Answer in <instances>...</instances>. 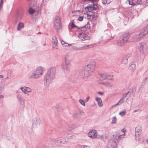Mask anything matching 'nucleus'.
<instances>
[{
	"label": "nucleus",
	"mask_w": 148,
	"mask_h": 148,
	"mask_svg": "<svg viewBox=\"0 0 148 148\" xmlns=\"http://www.w3.org/2000/svg\"><path fill=\"white\" fill-rule=\"evenodd\" d=\"M3 4V0H1L0 3V10H1Z\"/></svg>",
	"instance_id": "nucleus-40"
},
{
	"label": "nucleus",
	"mask_w": 148,
	"mask_h": 148,
	"mask_svg": "<svg viewBox=\"0 0 148 148\" xmlns=\"http://www.w3.org/2000/svg\"><path fill=\"white\" fill-rule=\"evenodd\" d=\"M71 45V44H68L67 43L65 42L64 44L63 47H66L68 46H70Z\"/></svg>",
	"instance_id": "nucleus-43"
},
{
	"label": "nucleus",
	"mask_w": 148,
	"mask_h": 148,
	"mask_svg": "<svg viewBox=\"0 0 148 148\" xmlns=\"http://www.w3.org/2000/svg\"><path fill=\"white\" fill-rule=\"evenodd\" d=\"M107 79H109L110 80H113V76L108 75V77H107Z\"/></svg>",
	"instance_id": "nucleus-39"
},
{
	"label": "nucleus",
	"mask_w": 148,
	"mask_h": 148,
	"mask_svg": "<svg viewBox=\"0 0 148 148\" xmlns=\"http://www.w3.org/2000/svg\"><path fill=\"white\" fill-rule=\"evenodd\" d=\"M28 2V4L31 3H34V1H35L34 0H26Z\"/></svg>",
	"instance_id": "nucleus-44"
},
{
	"label": "nucleus",
	"mask_w": 148,
	"mask_h": 148,
	"mask_svg": "<svg viewBox=\"0 0 148 148\" xmlns=\"http://www.w3.org/2000/svg\"><path fill=\"white\" fill-rule=\"evenodd\" d=\"M43 73V69L42 67L41 66L38 67L35 71L32 73L31 74L29 77L30 79H37L42 76Z\"/></svg>",
	"instance_id": "nucleus-5"
},
{
	"label": "nucleus",
	"mask_w": 148,
	"mask_h": 148,
	"mask_svg": "<svg viewBox=\"0 0 148 148\" xmlns=\"http://www.w3.org/2000/svg\"><path fill=\"white\" fill-rule=\"evenodd\" d=\"M20 89L23 93L25 94H27L31 92L32 89L30 87L26 86H23L20 88Z\"/></svg>",
	"instance_id": "nucleus-12"
},
{
	"label": "nucleus",
	"mask_w": 148,
	"mask_h": 148,
	"mask_svg": "<svg viewBox=\"0 0 148 148\" xmlns=\"http://www.w3.org/2000/svg\"><path fill=\"white\" fill-rule=\"evenodd\" d=\"M84 17L83 16H79L78 17V20L80 21H82Z\"/></svg>",
	"instance_id": "nucleus-41"
},
{
	"label": "nucleus",
	"mask_w": 148,
	"mask_h": 148,
	"mask_svg": "<svg viewBox=\"0 0 148 148\" xmlns=\"http://www.w3.org/2000/svg\"><path fill=\"white\" fill-rule=\"evenodd\" d=\"M69 28H71V29L72 28H79L77 26H76L75 25H74L73 22L71 23H70V24L69 25Z\"/></svg>",
	"instance_id": "nucleus-27"
},
{
	"label": "nucleus",
	"mask_w": 148,
	"mask_h": 148,
	"mask_svg": "<svg viewBox=\"0 0 148 148\" xmlns=\"http://www.w3.org/2000/svg\"><path fill=\"white\" fill-rule=\"evenodd\" d=\"M148 33V30L145 29L140 32L138 34L134 36L135 38L137 40H140L143 37L145 36Z\"/></svg>",
	"instance_id": "nucleus-9"
},
{
	"label": "nucleus",
	"mask_w": 148,
	"mask_h": 148,
	"mask_svg": "<svg viewBox=\"0 0 148 148\" xmlns=\"http://www.w3.org/2000/svg\"><path fill=\"white\" fill-rule=\"evenodd\" d=\"M129 4L132 6H134L136 4H142L144 3V0H128Z\"/></svg>",
	"instance_id": "nucleus-10"
},
{
	"label": "nucleus",
	"mask_w": 148,
	"mask_h": 148,
	"mask_svg": "<svg viewBox=\"0 0 148 148\" xmlns=\"http://www.w3.org/2000/svg\"><path fill=\"white\" fill-rule=\"evenodd\" d=\"M142 130V127L140 125L137 126L135 128V134H140Z\"/></svg>",
	"instance_id": "nucleus-18"
},
{
	"label": "nucleus",
	"mask_w": 148,
	"mask_h": 148,
	"mask_svg": "<svg viewBox=\"0 0 148 148\" xmlns=\"http://www.w3.org/2000/svg\"><path fill=\"white\" fill-rule=\"evenodd\" d=\"M93 45H85L82 47H81V48H82L81 50H83L84 49H87L91 47H93Z\"/></svg>",
	"instance_id": "nucleus-22"
},
{
	"label": "nucleus",
	"mask_w": 148,
	"mask_h": 148,
	"mask_svg": "<svg viewBox=\"0 0 148 148\" xmlns=\"http://www.w3.org/2000/svg\"><path fill=\"white\" fill-rule=\"evenodd\" d=\"M124 101V99L121 98L119 102L117 103L119 105L121 104Z\"/></svg>",
	"instance_id": "nucleus-37"
},
{
	"label": "nucleus",
	"mask_w": 148,
	"mask_h": 148,
	"mask_svg": "<svg viewBox=\"0 0 148 148\" xmlns=\"http://www.w3.org/2000/svg\"><path fill=\"white\" fill-rule=\"evenodd\" d=\"M95 63L94 62L91 61L82 70V75L86 77H87L93 73L95 68Z\"/></svg>",
	"instance_id": "nucleus-3"
},
{
	"label": "nucleus",
	"mask_w": 148,
	"mask_h": 148,
	"mask_svg": "<svg viewBox=\"0 0 148 148\" xmlns=\"http://www.w3.org/2000/svg\"><path fill=\"white\" fill-rule=\"evenodd\" d=\"M79 101L80 104L83 106H84L85 105V103L83 100L80 99L79 100Z\"/></svg>",
	"instance_id": "nucleus-35"
},
{
	"label": "nucleus",
	"mask_w": 148,
	"mask_h": 148,
	"mask_svg": "<svg viewBox=\"0 0 148 148\" xmlns=\"http://www.w3.org/2000/svg\"><path fill=\"white\" fill-rule=\"evenodd\" d=\"M61 42L63 46H64V44L66 42L63 41V40H61Z\"/></svg>",
	"instance_id": "nucleus-47"
},
{
	"label": "nucleus",
	"mask_w": 148,
	"mask_h": 148,
	"mask_svg": "<svg viewBox=\"0 0 148 148\" xmlns=\"http://www.w3.org/2000/svg\"><path fill=\"white\" fill-rule=\"evenodd\" d=\"M102 84L108 87L111 88L113 86L112 84L108 82H103Z\"/></svg>",
	"instance_id": "nucleus-23"
},
{
	"label": "nucleus",
	"mask_w": 148,
	"mask_h": 148,
	"mask_svg": "<svg viewBox=\"0 0 148 148\" xmlns=\"http://www.w3.org/2000/svg\"><path fill=\"white\" fill-rule=\"evenodd\" d=\"M95 0H85L84 2L87 4H89L88 6L86 7L88 10V12L85 13L84 14V16L88 19H91L95 18L96 16L95 12L94 11L97 8V5L95 3Z\"/></svg>",
	"instance_id": "nucleus-1"
},
{
	"label": "nucleus",
	"mask_w": 148,
	"mask_h": 148,
	"mask_svg": "<svg viewBox=\"0 0 148 148\" xmlns=\"http://www.w3.org/2000/svg\"><path fill=\"white\" fill-rule=\"evenodd\" d=\"M40 124V119L38 118H35L33 120L32 123V127L33 128H36L39 127Z\"/></svg>",
	"instance_id": "nucleus-11"
},
{
	"label": "nucleus",
	"mask_w": 148,
	"mask_h": 148,
	"mask_svg": "<svg viewBox=\"0 0 148 148\" xmlns=\"http://www.w3.org/2000/svg\"><path fill=\"white\" fill-rule=\"evenodd\" d=\"M129 38V35L128 33H125L119 39L117 42V45L119 46H122L127 41Z\"/></svg>",
	"instance_id": "nucleus-7"
},
{
	"label": "nucleus",
	"mask_w": 148,
	"mask_h": 148,
	"mask_svg": "<svg viewBox=\"0 0 148 148\" xmlns=\"http://www.w3.org/2000/svg\"><path fill=\"white\" fill-rule=\"evenodd\" d=\"M30 5L29 12L30 14L34 13L37 17L40 16L41 12V5L40 4H38L36 1H34V3L28 4Z\"/></svg>",
	"instance_id": "nucleus-4"
},
{
	"label": "nucleus",
	"mask_w": 148,
	"mask_h": 148,
	"mask_svg": "<svg viewBox=\"0 0 148 148\" xmlns=\"http://www.w3.org/2000/svg\"><path fill=\"white\" fill-rule=\"evenodd\" d=\"M131 94L129 92V95H128L127 96V100L128 98H129V97L130 96Z\"/></svg>",
	"instance_id": "nucleus-53"
},
{
	"label": "nucleus",
	"mask_w": 148,
	"mask_h": 148,
	"mask_svg": "<svg viewBox=\"0 0 148 148\" xmlns=\"http://www.w3.org/2000/svg\"><path fill=\"white\" fill-rule=\"evenodd\" d=\"M81 148H90V147L88 145H82L81 146Z\"/></svg>",
	"instance_id": "nucleus-42"
},
{
	"label": "nucleus",
	"mask_w": 148,
	"mask_h": 148,
	"mask_svg": "<svg viewBox=\"0 0 148 148\" xmlns=\"http://www.w3.org/2000/svg\"><path fill=\"white\" fill-rule=\"evenodd\" d=\"M126 113V111L125 110H123L120 112L119 114L121 116H123L125 115Z\"/></svg>",
	"instance_id": "nucleus-32"
},
{
	"label": "nucleus",
	"mask_w": 148,
	"mask_h": 148,
	"mask_svg": "<svg viewBox=\"0 0 148 148\" xmlns=\"http://www.w3.org/2000/svg\"><path fill=\"white\" fill-rule=\"evenodd\" d=\"M73 48L74 50L76 51H79L82 49V48H81V47H78L76 46H73Z\"/></svg>",
	"instance_id": "nucleus-33"
},
{
	"label": "nucleus",
	"mask_w": 148,
	"mask_h": 148,
	"mask_svg": "<svg viewBox=\"0 0 148 148\" xmlns=\"http://www.w3.org/2000/svg\"><path fill=\"white\" fill-rule=\"evenodd\" d=\"M121 131L123 132H126V130L125 129H123L121 130Z\"/></svg>",
	"instance_id": "nucleus-52"
},
{
	"label": "nucleus",
	"mask_w": 148,
	"mask_h": 148,
	"mask_svg": "<svg viewBox=\"0 0 148 148\" xmlns=\"http://www.w3.org/2000/svg\"><path fill=\"white\" fill-rule=\"evenodd\" d=\"M4 97L3 95H0V99H3Z\"/></svg>",
	"instance_id": "nucleus-50"
},
{
	"label": "nucleus",
	"mask_w": 148,
	"mask_h": 148,
	"mask_svg": "<svg viewBox=\"0 0 148 148\" xmlns=\"http://www.w3.org/2000/svg\"><path fill=\"white\" fill-rule=\"evenodd\" d=\"M97 93L101 95H102L103 94V92H98Z\"/></svg>",
	"instance_id": "nucleus-48"
},
{
	"label": "nucleus",
	"mask_w": 148,
	"mask_h": 148,
	"mask_svg": "<svg viewBox=\"0 0 148 148\" xmlns=\"http://www.w3.org/2000/svg\"><path fill=\"white\" fill-rule=\"evenodd\" d=\"M121 135H122V136H125V134L124 133L123 134Z\"/></svg>",
	"instance_id": "nucleus-57"
},
{
	"label": "nucleus",
	"mask_w": 148,
	"mask_h": 148,
	"mask_svg": "<svg viewBox=\"0 0 148 148\" xmlns=\"http://www.w3.org/2000/svg\"><path fill=\"white\" fill-rule=\"evenodd\" d=\"M89 25L88 24V22L87 23L86 25L81 28V30L85 31L89 29Z\"/></svg>",
	"instance_id": "nucleus-26"
},
{
	"label": "nucleus",
	"mask_w": 148,
	"mask_h": 148,
	"mask_svg": "<svg viewBox=\"0 0 148 148\" xmlns=\"http://www.w3.org/2000/svg\"><path fill=\"white\" fill-rule=\"evenodd\" d=\"M112 0H102V3L104 4H108L110 3Z\"/></svg>",
	"instance_id": "nucleus-30"
},
{
	"label": "nucleus",
	"mask_w": 148,
	"mask_h": 148,
	"mask_svg": "<svg viewBox=\"0 0 148 148\" xmlns=\"http://www.w3.org/2000/svg\"><path fill=\"white\" fill-rule=\"evenodd\" d=\"M54 26L55 29L57 32L60 31L62 29V26L59 16H57L55 17L54 21Z\"/></svg>",
	"instance_id": "nucleus-6"
},
{
	"label": "nucleus",
	"mask_w": 148,
	"mask_h": 148,
	"mask_svg": "<svg viewBox=\"0 0 148 148\" xmlns=\"http://www.w3.org/2000/svg\"><path fill=\"white\" fill-rule=\"evenodd\" d=\"M98 136L99 137L98 138H100L102 140L103 139V136L102 135H98Z\"/></svg>",
	"instance_id": "nucleus-45"
},
{
	"label": "nucleus",
	"mask_w": 148,
	"mask_h": 148,
	"mask_svg": "<svg viewBox=\"0 0 148 148\" xmlns=\"http://www.w3.org/2000/svg\"><path fill=\"white\" fill-rule=\"evenodd\" d=\"M56 71L54 67H51L48 69L44 79V83L46 86H48L55 78Z\"/></svg>",
	"instance_id": "nucleus-2"
},
{
	"label": "nucleus",
	"mask_w": 148,
	"mask_h": 148,
	"mask_svg": "<svg viewBox=\"0 0 148 148\" xmlns=\"http://www.w3.org/2000/svg\"><path fill=\"white\" fill-rule=\"evenodd\" d=\"M147 142L148 144V140H147Z\"/></svg>",
	"instance_id": "nucleus-59"
},
{
	"label": "nucleus",
	"mask_w": 148,
	"mask_h": 148,
	"mask_svg": "<svg viewBox=\"0 0 148 148\" xmlns=\"http://www.w3.org/2000/svg\"><path fill=\"white\" fill-rule=\"evenodd\" d=\"M88 136L91 138H96L97 135V132L95 130H90L88 133Z\"/></svg>",
	"instance_id": "nucleus-14"
},
{
	"label": "nucleus",
	"mask_w": 148,
	"mask_h": 148,
	"mask_svg": "<svg viewBox=\"0 0 148 148\" xmlns=\"http://www.w3.org/2000/svg\"><path fill=\"white\" fill-rule=\"evenodd\" d=\"M78 37L82 41L89 40L90 39V38L88 37L86 34L83 33L79 34Z\"/></svg>",
	"instance_id": "nucleus-16"
},
{
	"label": "nucleus",
	"mask_w": 148,
	"mask_h": 148,
	"mask_svg": "<svg viewBox=\"0 0 148 148\" xmlns=\"http://www.w3.org/2000/svg\"><path fill=\"white\" fill-rule=\"evenodd\" d=\"M4 89V87L3 86H0V94H1Z\"/></svg>",
	"instance_id": "nucleus-36"
},
{
	"label": "nucleus",
	"mask_w": 148,
	"mask_h": 148,
	"mask_svg": "<svg viewBox=\"0 0 148 148\" xmlns=\"http://www.w3.org/2000/svg\"><path fill=\"white\" fill-rule=\"evenodd\" d=\"M138 48L140 52L144 53L146 52V47L145 43H140L138 46Z\"/></svg>",
	"instance_id": "nucleus-13"
},
{
	"label": "nucleus",
	"mask_w": 148,
	"mask_h": 148,
	"mask_svg": "<svg viewBox=\"0 0 148 148\" xmlns=\"http://www.w3.org/2000/svg\"><path fill=\"white\" fill-rule=\"evenodd\" d=\"M3 77L4 76L3 75H0V78H3Z\"/></svg>",
	"instance_id": "nucleus-54"
},
{
	"label": "nucleus",
	"mask_w": 148,
	"mask_h": 148,
	"mask_svg": "<svg viewBox=\"0 0 148 148\" xmlns=\"http://www.w3.org/2000/svg\"><path fill=\"white\" fill-rule=\"evenodd\" d=\"M95 100L97 102L98 106L100 107H102L103 106L102 101L101 98L99 97H96Z\"/></svg>",
	"instance_id": "nucleus-19"
},
{
	"label": "nucleus",
	"mask_w": 148,
	"mask_h": 148,
	"mask_svg": "<svg viewBox=\"0 0 148 148\" xmlns=\"http://www.w3.org/2000/svg\"><path fill=\"white\" fill-rule=\"evenodd\" d=\"M128 95H129V92H127L125 93L124 94H123L122 96V98H123V99H124L126 97H127V96H128Z\"/></svg>",
	"instance_id": "nucleus-38"
},
{
	"label": "nucleus",
	"mask_w": 148,
	"mask_h": 148,
	"mask_svg": "<svg viewBox=\"0 0 148 148\" xmlns=\"http://www.w3.org/2000/svg\"><path fill=\"white\" fill-rule=\"evenodd\" d=\"M8 77H7V78H8Z\"/></svg>",
	"instance_id": "nucleus-60"
},
{
	"label": "nucleus",
	"mask_w": 148,
	"mask_h": 148,
	"mask_svg": "<svg viewBox=\"0 0 148 148\" xmlns=\"http://www.w3.org/2000/svg\"><path fill=\"white\" fill-rule=\"evenodd\" d=\"M140 134H135V139L136 140L139 141L140 139Z\"/></svg>",
	"instance_id": "nucleus-31"
},
{
	"label": "nucleus",
	"mask_w": 148,
	"mask_h": 148,
	"mask_svg": "<svg viewBox=\"0 0 148 148\" xmlns=\"http://www.w3.org/2000/svg\"><path fill=\"white\" fill-rule=\"evenodd\" d=\"M24 27V24L22 22H20L18 25L17 27V30H21L22 28H23Z\"/></svg>",
	"instance_id": "nucleus-25"
},
{
	"label": "nucleus",
	"mask_w": 148,
	"mask_h": 148,
	"mask_svg": "<svg viewBox=\"0 0 148 148\" xmlns=\"http://www.w3.org/2000/svg\"><path fill=\"white\" fill-rule=\"evenodd\" d=\"M52 145L54 146H59L58 142V140H54L52 143Z\"/></svg>",
	"instance_id": "nucleus-29"
},
{
	"label": "nucleus",
	"mask_w": 148,
	"mask_h": 148,
	"mask_svg": "<svg viewBox=\"0 0 148 148\" xmlns=\"http://www.w3.org/2000/svg\"><path fill=\"white\" fill-rule=\"evenodd\" d=\"M58 142L59 146H61L66 142L65 139L64 138L59 139Z\"/></svg>",
	"instance_id": "nucleus-24"
},
{
	"label": "nucleus",
	"mask_w": 148,
	"mask_h": 148,
	"mask_svg": "<svg viewBox=\"0 0 148 148\" xmlns=\"http://www.w3.org/2000/svg\"><path fill=\"white\" fill-rule=\"evenodd\" d=\"M124 137L123 136H122V135H121L118 136V138L120 139H121Z\"/></svg>",
	"instance_id": "nucleus-49"
},
{
	"label": "nucleus",
	"mask_w": 148,
	"mask_h": 148,
	"mask_svg": "<svg viewBox=\"0 0 148 148\" xmlns=\"http://www.w3.org/2000/svg\"><path fill=\"white\" fill-rule=\"evenodd\" d=\"M137 111V110H135L134 111V112H136Z\"/></svg>",
	"instance_id": "nucleus-58"
},
{
	"label": "nucleus",
	"mask_w": 148,
	"mask_h": 148,
	"mask_svg": "<svg viewBox=\"0 0 148 148\" xmlns=\"http://www.w3.org/2000/svg\"><path fill=\"white\" fill-rule=\"evenodd\" d=\"M128 57L127 56H125L123 57L122 59V62L124 64H127L128 62Z\"/></svg>",
	"instance_id": "nucleus-21"
},
{
	"label": "nucleus",
	"mask_w": 148,
	"mask_h": 148,
	"mask_svg": "<svg viewBox=\"0 0 148 148\" xmlns=\"http://www.w3.org/2000/svg\"><path fill=\"white\" fill-rule=\"evenodd\" d=\"M100 76L103 79H107L108 75L106 73H102L100 74Z\"/></svg>",
	"instance_id": "nucleus-28"
},
{
	"label": "nucleus",
	"mask_w": 148,
	"mask_h": 148,
	"mask_svg": "<svg viewBox=\"0 0 148 148\" xmlns=\"http://www.w3.org/2000/svg\"><path fill=\"white\" fill-rule=\"evenodd\" d=\"M116 117L115 116L113 117L112 118V121L111 123L112 124H115L116 123Z\"/></svg>",
	"instance_id": "nucleus-34"
},
{
	"label": "nucleus",
	"mask_w": 148,
	"mask_h": 148,
	"mask_svg": "<svg viewBox=\"0 0 148 148\" xmlns=\"http://www.w3.org/2000/svg\"><path fill=\"white\" fill-rule=\"evenodd\" d=\"M136 67V65L134 63H132L129 66V69L131 71H133L135 70Z\"/></svg>",
	"instance_id": "nucleus-20"
},
{
	"label": "nucleus",
	"mask_w": 148,
	"mask_h": 148,
	"mask_svg": "<svg viewBox=\"0 0 148 148\" xmlns=\"http://www.w3.org/2000/svg\"><path fill=\"white\" fill-rule=\"evenodd\" d=\"M89 99H90V97H87V98H86V100H85L86 101V102L88 101V100H89Z\"/></svg>",
	"instance_id": "nucleus-51"
},
{
	"label": "nucleus",
	"mask_w": 148,
	"mask_h": 148,
	"mask_svg": "<svg viewBox=\"0 0 148 148\" xmlns=\"http://www.w3.org/2000/svg\"><path fill=\"white\" fill-rule=\"evenodd\" d=\"M52 47L56 49H58V40L56 36H54L52 38Z\"/></svg>",
	"instance_id": "nucleus-15"
},
{
	"label": "nucleus",
	"mask_w": 148,
	"mask_h": 148,
	"mask_svg": "<svg viewBox=\"0 0 148 148\" xmlns=\"http://www.w3.org/2000/svg\"><path fill=\"white\" fill-rule=\"evenodd\" d=\"M16 98L20 105L24 108L25 105V99L21 94L18 93L16 95Z\"/></svg>",
	"instance_id": "nucleus-8"
},
{
	"label": "nucleus",
	"mask_w": 148,
	"mask_h": 148,
	"mask_svg": "<svg viewBox=\"0 0 148 148\" xmlns=\"http://www.w3.org/2000/svg\"><path fill=\"white\" fill-rule=\"evenodd\" d=\"M69 65V64L67 63L66 61H65L62 63L61 66V69L62 71H65L68 68Z\"/></svg>",
	"instance_id": "nucleus-17"
},
{
	"label": "nucleus",
	"mask_w": 148,
	"mask_h": 148,
	"mask_svg": "<svg viewBox=\"0 0 148 148\" xmlns=\"http://www.w3.org/2000/svg\"><path fill=\"white\" fill-rule=\"evenodd\" d=\"M79 12V10H76V11H74L73 12Z\"/></svg>",
	"instance_id": "nucleus-56"
},
{
	"label": "nucleus",
	"mask_w": 148,
	"mask_h": 148,
	"mask_svg": "<svg viewBox=\"0 0 148 148\" xmlns=\"http://www.w3.org/2000/svg\"><path fill=\"white\" fill-rule=\"evenodd\" d=\"M118 105H119V104H118V103H116V104H114V105H112L111 107L112 108H113L115 107H116V106H118Z\"/></svg>",
	"instance_id": "nucleus-46"
},
{
	"label": "nucleus",
	"mask_w": 148,
	"mask_h": 148,
	"mask_svg": "<svg viewBox=\"0 0 148 148\" xmlns=\"http://www.w3.org/2000/svg\"><path fill=\"white\" fill-rule=\"evenodd\" d=\"M49 0H43V2H46L48 1Z\"/></svg>",
	"instance_id": "nucleus-55"
}]
</instances>
